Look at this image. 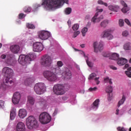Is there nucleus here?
Instances as JSON below:
<instances>
[{"label": "nucleus", "mask_w": 131, "mask_h": 131, "mask_svg": "<svg viewBox=\"0 0 131 131\" xmlns=\"http://www.w3.org/2000/svg\"><path fill=\"white\" fill-rule=\"evenodd\" d=\"M64 4L68 5L69 0H42L41 4H35L33 5L34 10L36 11L38 8L42 6L45 10H52L55 11L57 9L62 8Z\"/></svg>", "instance_id": "nucleus-1"}, {"label": "nucleus", "mask_w": 131, "mask_h": 131, "mask_svg": "<svg viewBox=\"0 0 131 131\" xmlns=\"http://www.w3.org/2000/svg\"><path fill=\"white\" fill-rule=\"evenodd\" d=\"M62 66H63V62L61 61H58L57 62L56 65L51 68L52 70L55 71L56 74H61L67 79H70L72 76L71 71L67 69L66 72L63 73V71L60 69Z\"/></svg>", "instance_id": "nucleus-2"}, {"label": "nucleus", "mask_w": 131, "mask_h": 131, "mask_svg": "<svg viewBox=\"0 0 131 131\" xmlns=\"http://www.w3.org/2000/svg\"><path fill=\"white\" fill-rule=\"evenodd\" d=\"M36 58V55L33 53H30L27 55H20L19 56L18 62L21 65H25V64H30L31 61H33Z\"/></svg>", "instance_id": "nucleus-3"}, {"label": "nucleus", "mask_w": 131, "mask_h": 131, "mask_svg": "<svg viewBox=\"0 0 131 131\" xmlns=\"http://www.w3.org/2000/svg\"><path fill=\"white\" fill-rule=\"evenodd\" d=\"M44 77L51 82H54L58 79L57 75H62L61 74H57L55 70H53L52 68L51 71H45L43 73Z\"/></svg>", "instance_id": "nucleus-4"}, {"label": "nucleus", "mask_w": 131, "mask_h": 131, "mask_svg": "<svg viewBox=\"0 0 131 131\" xmlns=\"http://www.w3.org/2000/svg\"><path fill=\"white\" fill-rule=\"evenodd\" d=\"M2 73L5 76V82L12 84L13 83L12 80V76H13V70L9 67H5L2 70Z\"/></svg>", "instance_id": "nucleus-5"}, {"label": "nucleus", "mask_w": 131, "mask_h": 131, "mask_svg": "<svg viewBox=\"0 0 131 131\" xmlns=\"http://www.w3.org/2000/svg\"><path fill=\"white\" fill-rule=\"evenodd\" d=\"M26 125L29 129H33L38 127L37 120L34 116L28 117L26 119Z\"/></svg>", "instance_id": "nucleus-6"}, {"label": "nucleus", "mask_w": 131, "mask_h": 131, "mask_svg": "<svg viewBox=\"0 0 131 131\" xmlns=\"http://www.w3.org/2000/svg\"><path fill=\"white\" fill-rule=\"evenodd\" d=\"M39 120L42 124H48L51 122L52 120V117L47 112L42 113L39 117Z\"/></svg>", "instance_id": "nucleus-7"}, {"label": "nucleus", "mask_w": 131, "mask_h": 131, "mask_svg": "<svg viewBox=\"0 0 131 131\" xmlns=\"http://www.w3.org/2000/svg\"><path fill=\"white\" fill-rule=\"evenodd\" d=\"M53 92L55 95L58 96L64 95L66 93V88L62 84L55 85L53 87Z\"/></svg>", "instance_id": "nucleus-8"}, {"label": "nucleus", "mask_w": 131, "mask_h": 131, "mask_svg": "<svg viewBox=\"0 0 131 131\" xmlns=\"http://www.w3.org/2000/svg\"><path fill=\"white\" fill-rule=\"evenodd\" d=\"M34 90L37 95H42L46 92V85L43 83H39L35 84Z\"/></svg>", "instance_id": "nucleus-9"}, {"label": "nucleus", "mask_w": 131, "mask_h": 131, "mask_svg": "<svg viewBox=\"0 0 131 131\" xmlns=\"http://www.w3.org/2000/svg\"><path fill=\"white\" fill-rule=\"evenodd\" d=\"M38 36L40 39H41L42 40H47V39L51 37L52 34H51V32L49 31L43 30L38 32Z\"/></svg>", "instance_id": "nucleus-10"}, {"label": "nucleus", "mask_w": 131, "mask_h": 131, "mask_svg": "<svg viewBox=\"0 0 131 131\" xmlns=\"http://www.w3.org/2000/svg\"><path fill=\"white\" fill-rule=\"evenodd\" d=\"M52 63H53V59H52L51 56L46 55L43 57L41 64L44 67H51Z\"/></svg>", "instance_id": "nucleus-11"}, {"label": "nucleus", "mask_w": 131, "mask_h": 131, "mask_svg": "<svg viewBox=\"0 0 131 131\" xmlns=\"http://www.w3.org/2000/svg\"><path fill=\"white\" fill-rule=\"evenodd\" d=\"M112 32V30L111 29H107L106 30H105L102 32L101 34V37L102 38L106 37L108 39V40H111V39H113L114 37V36H113V35L111 34Z\"/></svg>", "instance_id": "nucleus-12"}, {"label": "nucleus", "mask_w": 131, "mask_h": 131, "mask_svg": "<svg viewBox=\"0 0 131 131\" xmlns=\"http://www.w3.org/2000/svg\"><path fill=\"white\" fill-rule=\"evenodd\" d=\"M93 47L94 48V52H95V53L100 52V51H102V50L104 49V42H103V41L95 42L93 44Z\"/></svg>", "instance_id": "nucleus-13"}, {"label": "nucleus", "mask_w": 131, "mask_h": 131, "mask_svg": "<svg viewBox=\"0 0 131 131\" xmlns=\"http://www.w3.org/2000/svg\"><path fill=\"white\" fill-rule=\"evenodd\" d=\"M103 19H104V16L103 15L96 13L94 16L92 18L91 22H92L93 24H96V23L101 22Z\"/></svg>", "instance_id": "nucleus-14"}, {"label": "nucleus", "mask_w": 131, "mask_h": 131, "mask_svg": "<svg viewBox=\"0 0 131 131\" xmlns=\"http://www.w3.org/2000/svg\"><path fill=\"white\" fill-rule=\"evenodd\" d=\"M43 50V45L41 42H36L33 43V51L39 53Z\"/></svg>", "instance_id": "nucleus-15"}, {"label": "nucleus", "mask_w": 131, "mask_h": 131, "mask_svg": "<svg viewBox=\"0 0 131 131\" xmlns=\"http://www.w3.org/2000/svg\"><path fill=\"white\" fill-rule=\"evenodd\" d=\"M37 103L42 108H46L48 106V104H50L49 100H46L43 98L40 97V96L37 97Z\"/></svg>", "instance_id": "nucleus-16"}, {"label": "nucleus", "mask_w": 131, "mask_h": 131, "mask_svg": "<svg viewBox=\"0 0 131 131\" xmlns=\"http://www.w3.org/2000/svg\"><path fill=\"white\" fill-rule=\"evenodd\" d=\"M21 99V94L19 92H15L12 97V103L15 105L19 104L20 100Z\"/></svg>", "instance_id": "nucleus-17"}, {"label": "nucleus", "mask_w": 131, "mask_h": 131, "mask_svg": "<svg viewBox=\"0 0 131 131\" xmlns=\"http://www.w3.org/2000/svg\"><path fill=\"white\" fill-rule=\"evenodd\" d=\"M79 54L80 55H82V56H83L84 58H85V59L86 60V62L87 63V65L89 67H93L94 63H93V62H91V60H90V55H85V53H84V52H83L82 51H80Z\"/></svg>", "instance_id": "nucleus-18"}, {"label": "nucleus", "mask_w": 131, "mask_h": 131, "mask_svg": "<svg viewBox=\"0 0 131 131\" xmlns=\"http://www.w3.org/2000/svg\"><path fill=\"white\" fill-rule=\"evenodd\" d=\"M14 56L11 54H9L8 55H6L5 54H2L1 55V59H7V63L9 64V65H12V62H13V58Z\"/></svg>", "instance_id": "nucleus-19"}, {"label": "nucleus", "mask_w": 131, "mask_h": 131, "mask_svg": "<svg viewBox=\"0 0 131 131\" xmlns=\"http://www.w3.org/2000/svg\"><path fill=\"white\" fill-rule=\"evenodd\" d=\"M99 103L100 100H95L93 104L91 105L90 108V110H93V111H96V110H98V108H99Z\"/></svg>", "instance_id": "nucleus-20"}, {"label": "nucleus", "mask_w": 131, "mask_h": 131, "mask_svg": "<svg viewBox=\"0 0 131 131\" xmlns=\"http://www.w3.org/2000/svg\"><path fill=\"white\" fill-rule=\"evenodd\" d=\"M25 124L22 122H19L16 127V130L17 131H25Z\"/></svg>", "instance_id": "nucleus-21"}, {"label": "nucleus", "mask_w": 131, "mask_h": 131, "mask_svg": "<svg viewBox=\"0 0 131 131\" xmlns=\"http://www.w3.org/2000/svg\"><path fill=\"white\" fill-rule=\"evenodd\" d=\"M18 116L21 119L25 118L27 116V111L24 108L20 109L18 112Z\"/></svg>", "instance_id": "nucleus-22"}, {"label": "nucleus", "mask_w": 131, "mask_h": 131, "mask_svg": "<svg viewBox=\"0 0 131 131\" xmlns=\"http://www.w3.org/2000/svg\"><path fill=\"white\" fill-rule=\"evenodd\" d=\"M10 51L13 54H18V52L20 51V47L18 45H12L10 47Z\"/></svg>", "instance_id": "nucleus-23"}, {"label": "nucleus", "mask_w": 131, "mask_h": 131, "mask_svg": "<svg viewBox=\"0 0 131 131\" xmlns=\"http://www.w3.org/2000/svg\"><path fill=\"white\" fill-rule=\"evenodd\" d=\"M117 63L119 66H123V65L127 63V59L122 57L119 58L117 61Z\"/></svg>", "instance_id": "nucleus-24"}, {"label": "nucleus", "mask_w": 131, "mask_h": 131, "mask_svg": "<svg viewBox=\"0 0 131 131\" xmlns=\"http://www.w3.org/2000/svg\"><path fill=\"white\" fill-rule=\"evenodd\" d=\"M108 10H110V11H112V12H117L119 10L120 7L119 6L116 5H111L108 6Z\"/></svg>", "instance_id": "nucleus-25"}, {"label": "nucleus", "mask_w": 131, "mask_h": 131, "mask_svg": "<svg viewBox=\"0 0 131 131\" xmlns=\"http://www.w3.org/2000/svg\"><path fill=\"white\" fill-rule=\"evenodd\" d=\"M108 24H109V20L108 19H104L99 24V26L102 28H106Z\"/></svg>", "instance_id": "nucleus-26"}, {"label": "nucleus", "mask_w": 131, "mask_h": 131, "mask_svg": "<svg viewBox=\"0 0 131 131\" xmlns=\"http://www.w3.org/2000/svg\"><path fill=\"white\" fill-rule=\"evenodd\" d=\"M34 81V79H33V78H27L24 82V84L27 85V86H30V85L31 84H32V83H33Z\"/></svg>", "instance_id": "nucleus-27"}, {"label": "nucleus", "mask_w": 131, "mask_h": 131, "mask_svg": "<svg viewBox=\"0 0 131 131\" xmlns=\"http://www.w3.org/2000/svg\"><path fill=\"white\" fill-rule=\"evenodd\" d=\"M15 117H16V109L12 108L10 112V119L11 120H14L15 119Z\"/></svg>", "instance_id": "nucleus-28"}, {"label": "nucleus", "mask_w": 131, "mask_h": 131, "mask_svg": "<svg viewBox=\"0 0 131 131\" xmlns=\"http://www.w3.org/2000/svg\"><path fill=\"white\" fill-rule=\"evenodd\" d=\"M123 49L125 51L131 50V43L129 42H126L123 46Z\"/></svg>", "instance_id": "nucleus-29"}, {"label": "nucleus", "mask_w": 131, "mask_h": 131, "mask_svg": "<svg viewBox=\"0 0 131 131\" xmlns=\"http://www.w3.org/2000/svg\"><path fill=\"white\" fill-rule=\"evenodd\" d=\"M111 59L112 60H118V59H119V54H117V53H112L111 54Z\"/></svg>", "instance_id": "nucleus-30"}, {"label": "nucleus", "mask_w": 131, "mask_h": 131, "mask_svg": "<svg viewBox=\"0 0 131 131\" xmlns=\"http://www.w3.org/2000/svg\"><path fill=\"white\" fill-rule=\"evenodd\" d=\"M125 99H126L125 95H123L122 96V99L118 102V107H120L121 105H123V104L124 103L125 101Z\"/></svg>", "instance_id": "nucleus-31"}, {"label": "nucleus", "mask_w": 131, "mask_h": 131, "mask_svg": "<svg viewBox=\"0 0 131 131\" xmlns=\"http://www.w3.org/2000/svg\"><path fill=\"white\" fill-rule=\"evenodd\" d=\"M34 99H33V97L31 96H28V103L30 104V105H34Z\"/></svg>", "instance_id": "nucleus-32"}, {"label": "nucleus", "mask_w": 131, "mask_h": 131, "mask_svg": "<svg viewBox=\"0 0 131 131\" xmlns=\"http://www.w3.org/2000/svg\"><path fill=\"white\" fill-rule=\"evenodd\" d=\"M72 12V9L70 7H68L64 10V13L66 15H70Z\"/></svg>", "instance_id": "nucleus-33"}, {"label": "nucleus", "mask_w": 131, "mask_h": 131, "mask_svg": "<svg viewBox=\"0 0 131 131\" xmlns=\"http://www.w3.org/2000/svg\"><path fill=\"white\" fill-rule=\"evenodd\" d=\"M89 30V29H88V27H84L81 30V33L82 36H84L86 34V32H88V31Z\"/></svg>", "instance_id": "nucleus-34"}, {"label": "nucleus", "mask_w": 131, "mask_h": 131, "mask_svg": "<svg viewBox=\"0 0 131 131\" xmlns=\"http://www.w3.org/2000/svg\"><path fill=\"white\" fill-rule=\"evenodd\" d=\"M26 26L29 29H34L35 28V26H34L33 24L30 23H27Z\"/></svg>", "instance_id": "nucleus-35"}, {"label": "nucleus", "mask_w": 131, "mask_h": 131, "mask_svg": "<svg viewBox=\"0 0 131 131\" xmlns=\"http://www.w3.org/2000/svg\"><path fill=\"white\" fill-rule=\"evenodd\" d=\"M113 91V88H112V86L111 85L108 86L106 89V92L108 94L111 93V92Z\"/></svg>", "instance_id": "nucleus-36"}, {"label": "nucleus", "mask_w": 131, "mask_h": 131, "mask_svg": "<svg viewBox=\"0 0 131 131\" xmlns=\"http://www.w3.org/2000/svg\"><path fill=\"white\" fill-rule=\"evenodd\" d=\"M121 11L123 13L125 14L126 13H127V12H128V11H129V8H128V7H127V6H124L123 9H122Z\"/></svg>", "instance_id": "nucleus-37"}, {"label": "nucleus", "mask_w": 131, "mask_h": 131, "mask_svg": "<svg viewBox=\"0 0 131 131\" xmlns=\"http://www.w3.org/2000/svg\"><path fill=\"white\" fill-rule=\"evenodd\" d=\"M118 131H128L127 128H124V127L119 126L117 128Z\"/></svg>", "instance_id": "nucleus-38"}, {"label": "nucleus", "mask_w": 131, "mask_h": 131, "mask_svg": "<svg viewBox=\"0 0 131 131\" xmlns=\"http://www.w3.org/2000/svg\"><path fill=\"white\" fill-rule=\"evenodd\" d=\"M24 11L25 13H30V12H31V7H26L24 8Z\"/></svg>", "instance_id": "nucleus-39"}, {"label": "nucleus", "mask_w": 131, "mask_h": 131, "mask_svg": "<svg viewBox=\"0 0 131 131\" xmlns=\"http://www.w3.org/2000/svg\"><path fill=\"white\" fill-rule=\"evenodd\" d=\"M78 28H79V25L77 24H75L72 27L73 30L74 31H76V30H78Z\"/></svg>", "instance_id": "nucleus-40"}, {"label": "nucleus", "mask_w": 131, "mask_h": 131, "mask_svg": "<svg viewBox=\"0 0 131 131\" xmlns=\"http://www.w3.org/2000/svg\"><path fill=\"white\" fill-rule=\"evenodd\" d=\"M97 3L99 5H103L105 7H108V4L102 1V0H98Z\"/></svg>", "instance_id": "nucleus-41"}, {"label": "nucleus", "mask_w": 131, "mask_h": 131, "mask_svg": "<svg viewBox=\"0 0 131 131\" xmlns=\"http://www.w3.org/2000/svg\"><path fill=\"white\" fill-rule=\"evenodd\" d=\"M104 82L107 83H110V84H112V81L111 80V79L109 78V77L105 78Z\"/></svg>", "instance_id": "nucleus-42"}, {"label": "nucleus", "mask_w": 131, "mask_h": 131, "mask_svg": "<svg viewBox=\"0 0 131 131\" xmlns=\"http://www.w3.org/2000/svg\"><path fill=\"white\" fill-rule=\"evenodd\" d=\"M119 25L120 27H123V26H124V21H123V19H119Z\"/></svg>", "instance_id": "nucleus-43"}, {"label": "nucleus", "mask_w": 131, "mask_h": 131, "mask_svg": "<svg viewBox=\"0 0 131 131\" xmlns=\"http://www.w3.org/2000/svg\"><path fill=\"white\" fill-rule=\"evenodd\" d=\"M116 115H122L123 113L121 111H120L119 109H117L115 112Z\"/></svg>", "instance_id": "nucleus-44"}, {"label": "nucleus", "mask_w": 131, "mask_h": 131, "mask_svg": "<svg viewBox=\"0 0 131 131\" xmlns=\"http://www.w3.org/2000/svg\"><path fill=\"white\" fill-rule=\"evenodd\" d=\"M96 13L100 14V13H102V12H103V9H100L99 7H96Z\"/></svg>", "instance_id": "nucleus-45"}, {"label": "nucleus", "mask_w": 131, "mask_h": 131, "mask_svg": "<svg viewBox=\"0 0 131 131\" xmlns=\"http://www.w3.org/2000/svg\"><path fill=\"white\" fill-rule=\"evenodd\" d=\"M97 90H98V88L94 87V88H89V91L90 92H97Z\"/></svg>", "instance_id": "nucleus-46"}, {"label": "nucleus", "mask_w": 131, "mask_h": 131, "mask_svg": "<svg viewBox=\"0 0 131 131\" xmlns=\"http://www.w3.org/2000/svg\"><path fill=\"white\" fill-rule=\"evenodd\" d=\"M96 76H97V75L95 73H93L90 74L89 79H93V78H94V77H96Z\"/></svg>", "instance_id": "nucleus-47"}, {"label": "nucleus", "mask_w": 131, "mask_h": 131, "mask_svg": "<svg viewBox=\"0 0 131 131\" xmlns=\"http://www.w3.org/2000/svg\"><path fill=\"white\" fill-rule=\"evenodd\" d=\"M26 16V15L23 13H20L18 15L19 19H24V18H25Z\"/></svg>", "instance_id": "nucleus-48"}, {"label": "nucleus", "mask_w": 131, "mask_h": 131, "mask_svg": "<svg viewBox=\"0 0 131 131\" xmlns=\"http://www.w3.org/2000/svg\"><path fill=\"white\" fill-rule=\"evenodd\" d=\"M80 34V32L79 31L75 32L74 33L73 38H75V37H77V35H79Z\"/></svg>", "instance_id": "nucleus-49"}, {"label": "nucleus", "mask_w": 131, "mask_h": 131, "mask_svg": "<svg viewBox=\"0 0 131 131\" xmlns=\"http://www.w3.org/2000/svg\"><path fill=\"white\" fill-rule=\"evenodd\" d=\"M124 21L125 23H126L128 26H131L130 21H129V20H128V19L126 18L124 19Z\"/></svg>", "instance_id": "nucleus-50"}, {"label": "nucleus", "mask_w": 131, "mask_h": 131, "mask_svg": "<svg viewBox=\"0 0 131 131\" xmlns=\"http://www.w3.org/2000/svg\"><path fill=\"white\" fill-rule=\"evenodd\" d=\"M123 36L126 37L128 35V32L127 31H124L122 32Z\"/></svg>", "instance_id": "nucleus-51"}, {"label": "nucleus", "mask_w": 131, "mask_h": 131, "mask_svg": "<svg viewBox=\"0 0 131 131\" xmlns=\"http://www.w3.org/2000/svg\"><path fill=\"white\" fill-rule=\"evenodd\" d=\"M100 77H96L94 79V80L96 83V84H100V81H99V79Z\"/></svg>", "instance_id": "nucleus-52"}, {"label": "nucleus", "mask_w": 131, "mask_h": 131, "mask_svg": "<svg viewBox=\"0 0 131 131\" xmlns=\"http://www.w3.org/2000/svg\"><path fill=\"white\" fill-rule=\"evenodd\" d=\"M125 73L126 74L127 76H128V77L131 78V72H129V71H125Z\"/></svg>", "instance_id": "nucleus-53"}, {"label": "nucleus", "mask_w": 131, "mask_h": 131, "mask_svg": "<svg viewBox=\"0 0 131 131\" xmlns=\"http://www.w3.org/2000/svg\"><path fill=\"white\" fill-rule=\"evenodd\" d=\"M5 104V102L3 100L0 101V108H4V105Z\"/></svg>", "instance_id": "nucleus-54"}, {"label": "nucleus", "mask_w": 131, "mask_h": 131, "mask_svg": "<svg viewBox=\"0 0 131 131\" xmlns=\"http://www.w3.org/2000/svg\"><path fill=\"white\" fill-rule=\"evenodd\" d=\"M121 5H122L124 7H127V4L124 2L123 1H121Z\"/></svg>", "instance_id": "nucleus-55"}, {"label": "nucleus", "mask_w": 131, "mask_h": 131, "mask_svg": "<svg viewBox=\"0 0 131 131\" xmlns=\"http://www.w3.org/2000/svg\"><path fill=\"white\" fill-rule=\"evenodd\" d=\"M91 19V15L90 14H87L85 16V20H90Z\"/></svg>", "instance_id": "nucleus-56"}, {"label": "nucleus", "mask_w": 131, "mask_h": 131, "mask_svg": "<svg viewBox=\"0 0 131 131\" xmlns=\"http://www.w3.org/2000/svg\"><path fill=\"white\" fill-rule=\"evenodd\" d=\"M6 86L5 85V83L1 85L0 89H3V90H6Z\"/></svg>", "instance_id": "nucleus-57"}, {"label": "nucleus", "mask_w": 131, "mask_h": 131, "mask_svg": "<svg viewBox=\"0 0 131 131\" xmlns=\"http://www.w3.org/2000/svg\"><path fill=\"white\" fill-rule=\"evenodd\" d=\"M111 69H112L113 70H117V68L116 67H114V66H110Z\"/></svg>", "instance_id": "nucleus-58"}, {"label": "nucleus", "mask_w": 131, "mask_h": 131, "mask_svg": "<svg viewBox=\"0 0 131 131\" xmlns=\"http://www.w3.org/2000/svg\"><path fill=\"white\" fill-rule=\"evenodd\" d=\"M110 56H111V55H110V54H108L107 53H105L103 54V56L104 57H110Z\"/></svg>", "instance_id": "nucleus-59"}, {"label": "nucleus", "mask_w": 131, "mask_h": 131, "mask_svg": "<svg viewBox=\"0 0 131 131\" xmlns=\"http://www.w3.org/2000/svg\"><path fill=\"white\" fill-rule=\"evenodd\" d=\"M91 25H92V23L90 21H88L86 26V27H91Z\"/></svg>", "instance_id": "nucleus-60"}, {"label": "nucleus", "mask_w": 131, "mask_h": 131, "mask_svg": "<svg viewBox=\"0 0 131 131\" xmlns=\"http://www.w3.org/2000/svg\"><path fill=\"white\" fill-rule=\"evenodd\" d=\"M129 67V65L128 64H125L123 69H126V68H128V67Z\"/></svg>", "instance_id": "nucleus-61"}, {"label": "nucleus", "mask_w": 131, "mask_h": 131, "mask_svg": "<svg viewBox=\"0 0 131 131\" xmlns=\"http://www.w3.org/2000/svg\"><path fill=\"white\" fill-rule=\"evenodd\" d=\"M68 24L69 27H71V20H69L68 21Z\"/></svg>", "instance_id": "nucleus-62"}, {"label": "nucleus", "mask_w": 131, "mask_h": 131, "mask_svg": "<svg viewBox=\"0 0 131 131\" xmlns=\"http://www.w3.org/2000/svg\"><path fill=\"white\" fill-rule=\"evenodd\" d=\"M58 112V111H57V110H55L54 113H53V116H55V115H57V113Z\"/></svg>", "instance_id": "nucleus-63"}, {"label": "nucleus", "mask_w": 131, "mask_h": 131, "mask_svg": "<svg viewBox=\"0 0 131 131\" xmlns=\"http://www.w3.org/2000/svg\"><path fill=\"white\" fill-rule=\"evenodd\" d=\"M128 113L131 115V108L128 111Z\"/></svg>", "instance_id": "nucleus-64"}]
</instances>
